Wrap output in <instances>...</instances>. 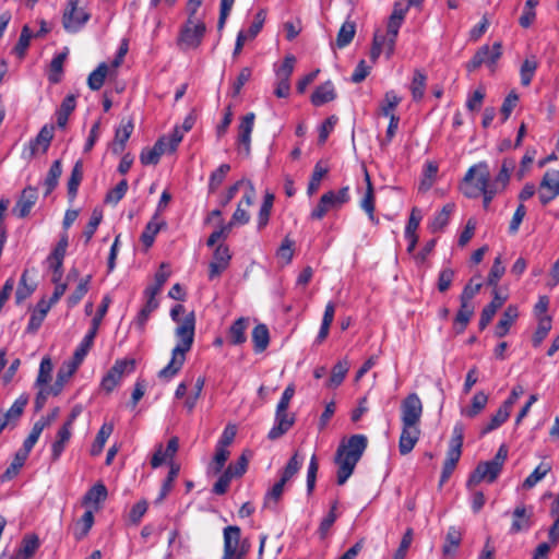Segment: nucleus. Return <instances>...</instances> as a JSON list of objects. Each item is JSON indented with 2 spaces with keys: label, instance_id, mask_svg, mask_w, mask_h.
I'll list each match as a JSON object with an SVG mask.
<instances>
[{
  "label": "nucleus",
  "instance_id": "nucleus-1",
  "mask_svg": "<svg viewBox=\"0 0 559 559\" xmlns=\"http://www.w3.org/2000/svg\"><path fill=\"white\" fill-rule=\"evenodd\" d=\"M195 332L194 312H189L175 329L177 344L171 350L169 362L158 372L164 380L173 379L182 368L186 355L192 348Z\"/></svg>",
  "mask_w": 559,
  "mask_h": 559
},
{
  "label": "nucleus",
  "instance_id": "nucleus-2",
  "mask_svg": "<svg viewBox=\"0 0 559 559\" xmlns=\"http://www.w3.org/2000/svg\"><path fill=\"white\" fill-rule=\"evenodd\" d=\"M367 448V438L364 435H354L347 442L338 445L335 454L337 465L336 481L344 485L354 473V469Z\"/></svg>",
  "mask_w": 559,
  "mask_h": 559
},
{
  "label": "nucleus",
  "instance_id": "nucleus-3",
  "mask_svg": "<svg viewBox=\"0 0 559 559\" xmlns=\"http://www.w3.org/2000/svg\"><path fill=\"white\" fill-rule=\"evenodd\" d=\"M490 187L489 166L487 162H479L467 169L461 183V191L466 198L476 199Z\"/></svg>",
  "mask_w": 559,
  "mask_h": 559
},
{
  "label": "nucleus",
  "instance_id": "nucleus-4",
  "mask_svg": "<svg viewBox=\"0 0 559 559\" xmlns=\"http://www.w3.org/2000/svg\"><path fill=\"white\" fill-rule=\"evenodd\" d=\"M206 26L201 20L188 17L187 22L180 28L177 45L183 50L197 49L205 35Z\"/></svg>",
  "mask_w": 559,
  "mask_h": 559
},
{
  "label": "nucleus",
  "instance_id": "nucleus-5",
  "mask_svg": "<svg viewBox=\"0 0 559 559\" xmlns=\"http://www.w3.org/2000/svg\"><path fill=\"white\" fill-rule=\"evenodd\" d=\"M501 56L502 45L500 41L493 43L491 47L488 45H484L475 52L473 58L466 63V70L468 72H474L479 67L486 66L491 71H493Z\"/></svg>",
  "mask_w": 559,
  "mask_h": 559
},
{
  "label": "nucleus",
  "instance_id": "nucleus-6",
  "mask_svg": "<svg viewBox=\"0 0 559 559\" xmlns=\"http://www.w3.org/2000/svg\"><path fill=\"white\" fill-rule=\"evenodd\" d=\"M80 0H68L62 14V25L68 33H78L88 22L91 15L83 9L79 8Z\"/></svg>",
  "mask_w": 559,
  "mask_h": 559
},
{
  "label": "nucleus",
  "instance_id": "nucleus-7",
  "mask_svg": "<svg viewBox=\"0 0 559 559\" xmlns=\"http://www.w3.org/2000/svg\"><path fill=\"white\" fill-rule=\"evenodd\" d=\"M134 359H118L100 381V388L106 393L112 392L116 386L121 382L126 373H131L134 370Z\"/></svg>",
  "mask_w": 559,
  "mask_h": 559
},
{
  "label": "nucleus",
  "instance_id": "nucleus-8",
  "mask_svg": "<svg viewBox=\"0 0 559 559\" xmlns=\"http://www.w3.org/2000/svg\"><path fill=\"white\" fill-rule=\"evenodd\" d=\"M424 406L417 393L408 394L401 403V424L420 425Z\"/></svg>",
  "mask_w": 559,
  "mask_h": 559
},
{
  "label": "nucleus",
  "instance_id": "nucleus-9",
  "mask_svg": "<svg viewBox=\"0 0 559 559\" xmlns=\"http://www.w3.org/2000/svg\"><path fill=\"white\" fill-rule=\"evenodd\" d=\"M255 115L248 112L238 126L237 151L243 157H249L251 152V133L254 127Z\"/></svg>",
  "mask_w": 559,
  "mask_h": 559
},
{
  "label": "nucleus",
  "instance_id": "nucleus-10",
  "mask_svg": "<svg viewBox=\"0 0 559 559\" xmlns=\"http://www.w3.org/2000/svg\"><path fill=\"white\" fill-rule=\"evenodd\" d=\"M559 195V170L550 169L545 173L539 185L538 198L546 205Z\"/></svg>",
  "mask_w": 559,
  "mask_h": 559
},
{
  "label": "nucleus",
  "instance_id": "nucleus-11",
  "mask_svg": "<svg viewBox=\"0 0 559 559\" xmlns=\"http://www.w3.org/2000/svg\"><path fill=\"white\" fill-rule=\"evenodd\" d=\"M241 531L238 526L224 528V554L222 559H243L245 552L239 549Z\"/></svg>",
  "mask_w": 559,
  "mask_h": 559
},
{
  "label": "nucleus",
  "instance_id": "nucleus-12",
  "mask_svg": "<svg viewBox=\"0 0 559 559\" xmlns=\"http://www.w3.org/2000/svg\"><path fill=\"white\" fill-rule=\"evenodd\" d=\"M500 473V468L491 460L481 462L469 476L467 480V487L472 488L473 486L480 484L483 480L493 483Z\"/></svg>",
  "mask_w": 559,
  "mask_h": 559
},
{
  "label": "nucleus",
  "instance_id": "nucleus-13",
  "mask_svg": "<svg viewBox=\"0 0 559 559\" xmlns=\"http://www.w3.org/2000/svg\"><path fill=\"white\" fill-rule=\"evenodd\" d=\"M37 200H38L37 188H35L33 186L25 187L22 190V192L12 210L13 214L20 218H24V217L28 216L32 209L36 204Z\"/></svg>",
  "mask_w": 559,
  "mask_h": 559
},
{
  "label": "nucleus",
  "instance_id": "nucleus-14",
  "mask_svg": "<svg viewBox=\"0 0 559 559\" xmlns=\"http://www.w3.org/2000/svg\"><path fill=\"white\" fill-rule=\"evenodd\" d=\"M420 427L416 424H402V430L399 440V451L406 455L413 451L420 438Z\"/></svg>",
  "mask_w": 559,
  "mask_h": 559
},
{
  "label": "nucleus",
  "instance_id": "nucleus-15",
  "mask_svg": "<svg viewBox=\"0 0 559 559\" xmlns=\"http://www.w3.org/2000/svg\"><path fill=\"white\" fill-rule=\"evenodd\" d=\"M532 509L526 508L525 504L521 503L515 507L512 512V523L509 530V534L514 535L522 532H527L532 527Z\"/></svg>",
  "mask_w": 559,
  "mask_h": 559
},
{
  "label": "nucleus",
  "instance_id": "nucleus-16",
  "mask_svg": "<svg viewBox=\"0 0 559 559\" xmlns=\"http://www.w3.org/2000/svg\"><path fill=\"white\" fill-rule=\"evenodd\" d=\"M295 424V415L287 409L276 407L274 425L267 433L270 440H276L285 435Z\"/></svg>",
  "mask_w": 559,
  "mask_h": 559
},
{
  "label": "nucleus",
  "instance_id": "nucleus-17",
  "mask_svg": "<svg viewBox=\"0 0 559 559\" xmlns=\"http://www.w3.org/2000/svg\"><path fill=\"white\" fill-rule=\"evenodd\" d=\"M231 255L228 247L219 245L213 254V260L210 263L209 278L214 280L218 277L229 265Z\"/></svg>",
  "mask_w": 559,
  "mask_h": 559
},
{
  "label": "nucleus",
  "instance_id": "nucleus-18",
  "mask_svg": "<svg viewBox=\"0 0 559 559\" xmlns=\"http://www.w3.org/2000/svg\"><path fill=\"white\" fill-rule=\"evenodd\" d=\"M145 305L141 308L135 319L133 320L134 326L143 332L146 325V322L150 319L152 312H154L158 306L159 301L157 299V295L151 294L144 290Z\"/></svg>",
  "mask_w": 559,
  "mask_h": 559
},
{
  "label": "nucleus",
  "instance_id": "nucleus-19",
  "mask_svg": "<svg viewBox=\"0 0 559 559\" xmlns=\"http://www.w3.org/2000/svg\"><path fill=\"white\" fill-rule=\"evenodd\" d=\"M365 181H366V192L364 198L360 201V207L368 215V218L371 223L378 224L379 219L374 215L376 211V198L373 186L370 179L368 171L365 169Z\"/></svg>",
  "mask_w": 559,
  "mask_h": 559
},
{
  "label": "nucleus",
  "instance_id": "nucleus-20",
  "mask_svg": "<svg viewBox=\"0 0 559 559\" xmlns=\"http://www.w3.org/2000/svg\"><path fill=\"white\" fill-rule=\"evenodd\" d=\"M463 438L464 427L462 424L457 423L453 427L452 438L450 441L449 450L447 452L445 461L457 464L462 454Z\"/></svg>",
  "mask_w": 559,
  "mask_h": 559
},
{
  "label": "nucleus",
  "instance_id": "nucleus-21",
  "mask_svg": "<svg viewBox=\"0 0 559 559\" xmlns=\"http://www.w3.org/2000/svg\"><path fill=\"white\" fill-rule=\"evenodd\" d=\"M515 168V160L513 158H504L502 160L499 173L491 181V187L500 192H503L511 179V174Z\"/></svg>",
  "mask_w": 559,
  "mask_h": 559
},
{
  "label": "nucleus",
  "instance_id": "nucleus-22",
  "mask_svg": "<svg viewBox=\"0 0 559 559\" xmlns=\"http://www.w3.org/2000/svg\"><path fill=\"white\" fill-rule=\"evenodd\" d=\"M107 488L104 484L97 483L91 487L83 497V504L93 511L99 509V503L107 498Z\"/></svg>",
  "mask_w": 559,
  "mask_h": 559
},
{
  "label": "nucleus",
  "instance_id": "nucleus-23",
  "mask_svg": "<svg viewBox=\"0 0 559 559\" xmlns=\"http://www.w3.org/2000/svg\"><path fill=\"white\" fill-rule=\"evenodd\" d=\"M52 138H53V127L44 126L40 129V131L38 132V134L36 135V138L34 140H32L29 143V148H31L32 155H35L39 151H41L43 153H46L50 146Z\"/></svg>",
  "mask_w": 559,
  "mask_h": 559
},
{
  "label": "nucleus",
  "instance_id": "nucleus-24",
  "mask_svg": "<svg viewBox=\"0 0 559 559\" xmlns=\"http://www.w3.org/2000/svg\"><path fill=\"white\" fill-rule=\"evenodd\" d=\"M519 317L518 307L510 305L502 313L500 320L498 321L496 328H495V335L497 337H503L506 336L512 324L515 322L516 318Z\"/></svg>",
  "mask_w": 559,
  "mask_h": 559
},
{
  "label": "nucleus",
  "instance_id": "nucleus-25",
  "mask_svg": "<svg viewBox=\"0 0 559 559\" xmlns=\"http://www.w3.org/2000/svg\"><path fill=\"white\" fill-rule=\"evenodd\" d=\"M504 301H506V297L500 296L498 290H495L492 300L487 306H485V308L481 311L480 319H479V329L480 330H484L487 328V325L490 323V321L495 317L497 310L502 307Z\"/></svg>",
  "mask_w": 559,
  "mask_h": 559
},
{
  "label": "nucleus",
  "instance_id": "nucleus-26",
  "mask_svg": "<svg viewBox=\"0 0 559 559\" xmlns=\"http://www.w3.org/2000/svg\"><path fill=\"white\" fill-rule=\"evenodd\" d=\"M336 97L334 84L331 81H326L319 85L311 95V103L314 106H322L329 102H332Z\"/></svg>",
  "mask_w": 559,
  "mask_h": 559
},
{
  "label": "nucleus",
  "instance_id": "nucleus-27",
  "mask_svg": "<svg viewBox=\"0 0 559 559\" xmlns=\"http://www.w3.org/2000/svg\"><path fill=\"white\" fill-rule=\"evenodd\" d=\"M165 225L166 223L159 217V213H155L141 235V241L146 248H150L154 243L155 236Z\"/></svg>",
  "mask_w": 559,
  "mask_h": 559
},
{
  "label": "nucleus",
  "instance_id": "nucleus-28",
  "mask_svg": "<svg viewBox=\"0 0 559 559\" xmlns=\"http://www.w3.org/2000/svg\"><path fill=\"white\" fill-rule=\"evenodd\" d=\"M166 153H169L166 148V140L159 139L152 148L142 151L140 160L143 165H155L158 163L160 156Z\"/></svg>",
  "mask_w": 559,
  "mask_h": 559
},
{
  "label": "nucleus",
  "instance_id": "nucleus-29",
  "mask_svg": "<svg viewBox=\"0 0 559 559\" xmlns=\"http://www.w3.org/2000/svg\"><path fill=\"white\" fill-rule=\"evenodd\" d=\"M83 180V162L79 159L72 170L67 182L68 198L70 202L74 201L78 195L79 187Z\"/></svg>",
  "mask_w": 559,
  "mask_h": 559
},
{
  "label": "nucleus",
  "instance_id": "nucleus-30",
  "mask_svg": "<svg viewBox=\"0 0 559 559\" xmlns=\"http://www.w3.org/2000/svg\"><path fill=\"white\" fill-rule=\"evenodd\" d=\"M338 209L335 200L333 199V191H328L321 195L318 205L311 211L310 217L312 219H322L331 210Z\"/></svg>",
  "mask_w": 559,
  "mask_h": 559
},
{
  "label": "nucleus",
  "instance_id": "nucleus-31",
  "mask_svg": "<svg viewBox=\"0 0 559 559\" xmlns=\"http://www.w3.org/2000/svg\"><path fill=\"white\" fill-rule=\"evenodd\" d=\"M249 325V319L247 318H239L237 319L229 328L228 330V337L229 342L233 345H240L243 344L247 341L246 331Z\"/></svg>",
  "mask_w": 559,
  "mask_h": 559
},
{
  "label": "nucleus",
  "instance_id": "nucleus-32",
  "mask_svg": "<svg viewBox=\"0 0 559 559\" xmlns=\"http://www.w3.org/2000/svg\"><path fill=\"white\" fill-rule=\"evenodd\" d=\"M454 209L455 205L453 203H448L442 207L440 212H437L429 223L430 231L438 233L442 230L448 225Z\"/></svg>",
  "mask_w": 559,
  "mask_h": 559
},
{
  "label": "nucleus",
  "instance_id": "nucleus-33",
  "mask_svg": "<svg viewBox=\"0 0 559 559\" xmlns=\"http://www.w3.org/2000/svg\"><path fill=\"white\" fill-rule=\"evenodd\" d=\"M72 436V429L62 425V427L58 430L56 435V440L51 444V459L52 461H58L61 456L62 452L66 449L67 443L69 442Z\"/></svg>",
  "mask_w": 559,
  "mask_h": 559
},
{
  "label": "nucleus",
  "instance_id": "nucleus-34",
  "mask_svg": "<svg viewBox=\"0 0 559 559\" xmlns=\"http://www.w3.org/2000/svg\"><path fill=\"white\" fill-rule=\"evenodd\" d=\"M426 86L427 75L421 70L416 69L409 85V91L414 102H420L424 98Z\"/></svg>",
  "mask_w": 559,
  "mask_h": 559
},
{
  "label": "nucleus",
  "instance_id": "nucleus-35",
  "mask_svg": "<svg viewBox=\"0 0 559 559\" xmlns=\"http://www.w3.org/2000/svg\"><path fill=\"white\" fill-rule=\"evenodd\" d=\"M474 314V307L467 302H461V307L454 318L453 328L457 334L465 331Z\"/></svg>",
  "mask_w": 559,
  "mask_h": 559
},
{
  "label": "nucleus",
  "instance_id": "nucleus-36",
  "mask_svg": "<svg viewBox=\"0 0 559 559\" xmlns=\"http://www.w3.org/2000/svg\"><path fill=\"white\" fill-rule=\"evenodd\" d=\"M487 403H488V395L485 392L479 391V392L475 393L474 396L472 397L471 406L464 407L461 409V415L468 417V418H474L481 411L485 409Z\"/></svg>",
  "mask_w": 559,
  "mask_h": 559
},
{
  "label": "nucleus",
  "instance_id": "nucleus-37",
  "mask_svg": "<svg viewBox=\"0 0 559 559\" xmlns=\"http://www.w3.org/2000/svg\"><path fill=\"white\" fill-rule=\"evenodd\" d=\"M66 251L53 248L47 258L48 267L52 271V282L57 283L62 277V266Z\"/></svg>",
  "mask_w": 559,
  "mask_h": 559
},
{
  "label": "nucleus",
  "instance_id": "nucleus-38",
  "mask_svg": "<svg viewBox=\"0 0 559 559\" xmlns=\"http://www.w3.org/2000/svg\"><path fill=\"white\" fill-rule=\"evenodd\" d=\"M348 370L349 362L347 359L337 361L332 368L331 376L326 381V386L331 389L340 386L343 383Z\"/></svg>",
  "mask_w": 559,
  "mask_h": 559
},
{
  "label": "nucleus",
  "instance_id": "nucleus-39",
  "mask_svg": "<svg viewBox=\"0 0 559 559\" xmlns=\"http://www.w3.org/2000/svg\"><path fill=\"white\" fill-rule=\"evenodd\" d=\"M94 524V511L92 509H88L84 512L82 518L76 521L74 530H73V536L76 540H82L84 537L87 536L90 533L92 526Z\"/></svg>",
  "mask_w": 559,
  "mask_h": 559
},
{
  "label": "nucleus",
  "instance_id": "nucleus-40",
  "mask_svg": "<svg viewBox=\"0 0 559 559\" xmlns=\"http://www.w3.org/2000/svg\"><path fill=\"white\" fill-rule=\"evenodd\" d=\"M252 343L255 353L264 352L270 343V333L265 324H258L252 331Z\"/></svg>",
  "mask_w": 559,
  "mask_h": 559
},
{
  "label": "nucleus",
  "instance_id": "nucleus-41",
  "mask_svg": "<svg viewBox=\"0 0 559 559\" xmlns=\"http://www.w3.org/2000/svg\"><path fill=\"white\" fill-rule=\"evenodd\" d=\"M62 174V164H61V160L60 159H56L48 173H47V176L45 178V181H44V186H45V195H49L58 186L59 183V178Z\"/></svg>",
  "mask_w": 559,
  "mask_h": 559
},
{
  "label": "nucleus",
  "instance_id": "nucleus-42",
  "mask_svg": "<svg viewBox=\"0 0 559 559\" xmlns=\"http://www.w3.org/2000/svg\"><path fill=\"white\" fill-rule=\"evenodd\" d=\"M462 540V533L461 531L455 526H450L447 535L445 540L442 547V551L445 556H450L456 552Z\"/></svg>",
  "mask_w": 559,
  "mask_h": 559
},
{
  "label": "nucleus",
  "instance_id": "nucleus-43",
  "mask_svg": "<svg viewBox=\"0 0 559 559\" xmlns=\"http://www.w3.org/2000/svg\"><path fill=\"white\" fill-rule=\"evenodd\" d=\"M133 131V123L131 120L127 122H122L115 134V146L114 152L119 153L124 148L127 141L129 140L131 133Z\"/></svg>",
  "mask_w": 559,
  "mask_h": 559
},
{
  "label": "nucleus",
  "instance_id": "nucleus-44",
  "mask_svg": "<svg viewBox=\"0 0 559 559\" xmlns=\"http://www.w3.org/2000/svg\"><path fill=\"white\" fill-rule=\"evenodd\" d=\"M108 64L102 62L93 72L90 73L87 78V85L92 91H98L102 88L108 74Z\"/></svg>",
  "mask_w": 559,
  "mask_h": 559
},
{
  "label": "nucleus",
  "instance_id": "nucleus-45",
  "mask_svg": "<svg viewBox=\"0 0 559 559\" xmlns=\"http://www.w3.org/2000/svg\"><path fill=\"white\" fill-rule=\"evenodd\" d=\"M229 450L221 447H215V454L212 462L207 466V474L217 475L222 473L225 463L229 457Z\"/></svg>",
  "mask_w": 559,
  "mask_h": 559
},
{
  "label": "nucleus",
  "instance_id": "nucleus-46",
  "mask_svg": "<svg viewBox=\"0 0 559 559\" xmlns=\"http://www.w3.org/2000/svg\"><path fill=\"white\" fill-rule=\"evenodd\" d=\"M510 416V412L507 411L502 405L498 408V411L491 416L489 421L485 424L480 429V436H485L492 430L499 428Z\"/></svg>",
  "mask_w": 559,
  "mask_h": 559
},
{
  "label": "nucleus",
  "instance_id": "nucleus-47",
  "mask_svg": "<svg viewBox=\"0 0 559 559\" xmlns=\"http://www.w3.org/2000/svg\"><path fill=\"white\" fill-rule=\"evenodd\" d=\"M112 431H114V425L111 423L103 424V426L100 427V429L97 432L94 443L92 444V448H91L92 455H98L103 451L105 443L108 440V438L110 437V435L112 433Z\"/></svg>",
  "mask_w": 559,
  "mask_h": 559
},
{
  "label": "nucleus",
  "instance_id": "nucleus-48",
  "mask_svg": "<svg viewBox=\"0 0 559 559\" xmlns=\"http://www.w3.org/2000/svg\"><path fill=\"white\" fill-rule=\"evenodd\" d=\"M355 33H356L355 22L349 21V20L345 21L342 24V26L337 33L336 46L338 48H344V47L348 46L352 43V40L355 36Z\"/></svg>",
  "mask_w": 559,
  "mask_h": 559
},
{
  "label": "nucleus",
  "instance_id": "nucleus-49",
  "mask_svg": "<svg viewBox=\"0 0 559 559\" xmlns=\"http://www.w3.org/2000/svg\"><path fill=\"white\" fill-rule=\"evenodd\" d=\"M28 400H29L28 394H26V393L21 394L14 401V403L11 405V407L5 413H3V416L9 421V424L11 421H16L21 417V415L24 412L25 406L28 403Z\"/></svg>",
  "mask_w": 559,
  "mask_h": 559
},
{
  "label": "nucleus",
  "instance_id": "nucleus-50",
  "mask_svg": "<svg viewBox=\"0 0 559 559\" xmlns=\"http://www.w3.org/2000/svg\"><path fill=\"white\" fill-rule=\"evenodd\" d=\"M95 336L96 334H94V332H87L83 340L78 345V347L75 348L71 360H73L78 365H81L85 356L90 352L91 347L93 346Z\"/></svg>",
  "mask_w": 559,
  "mask_h": 559
},
{
  "label": "nucleus",
  "instance_id": "nucleus-51",
  "mask_svg": "<svg viewBox=\"0 0 559 559\" xmlns=\"http://www.w3.org/2000/svg\"><path fill=\"white\" fill-rule=\"evenodd\" d=\"M67 58L66 52H60L56 55L51 62H50V69L48 74V80L52 84H57L61 81L62 72H63V63Z\"/></svg>",
  "mask_w": 559,
  "mask_h": 559
},
{
  "label": "nucleus",
  "instance_id": "nucleus-52",
  "mask_svg": "<svg viewBox=\"0 0 559 559\" xmlns=\"http://www.w3.org/2000/svg\"><path fill=\"white\" fill-rule=\"evenodd\" d=\"M274 194L271 192H266L261 204L259 214H258V228H264L270 219L271 211L273 207Z\"/></svg>",
  "mask_w": 559,
  "mask_h": 559
},
{
  "label": "nucleus",
  "instance_id": "nucleus-53",
  "mask_svg": "<svg viewBox=\"0 0 559 559\" xmlns=\"http://www.w3.org/2000/svg\"><path fill=\"white\" fill-rule=\"evenodd\" d=\"M539 0H526L523 12L519 19V24L523 28H528L536 20V10L535 8L538 5Z\"/></svg>",
  "mask_w": 559,
  "mask_h": 559
},
{
  "label": "nucleus",
  "instance_id": "nucleus-54",
  "mask_svg": "<svg viewBox=\"0 0 559 559\" xmlns=\"http://www.w3.org/2000/svg\"><path fill=\"white\" fill-rule=\"evenodd\" d=\"M551 330V318L549 316L539 317L537 329L533 335L534 347H538Z\"/></svg>",
  "mask_w": 559,
  "mask_h": 559
},
{
  "label": "nucleus",
  "instance_id": "nucleus-55",
  "mask_svg": "<svg viewBox=\"0 0 559 559\" xmlns=\"http://www.w3.org/2000/svg\"><path fill=\"white\" fill-rule=\"evenodd\" d=\"M32 37H34V34L32 33L31 28L28 25H24L22 27V31H21V34H20V38L15 45V47L13 48V52L20 58H24L28 47H29V43H31V39Z\"/></svg>",
  "mask_w": 559,
  "mask_h": 559
},
{
  "label": "nucleus",
  "instance_id": "nucleus-56",
  "mask_svg": "<svg viewBox=\"0 0 559 559\" xmlns=\"http://www.w3.org/2000/svg\"><path fill=\"white\" fill-rule=\"evenodd\" d=\"M52 369H53V366H52L51 359L49 357L43 358L39 364V370H38V374H37V378L35 381V386L48 385V383L51 380Z\"/></svg>",
  "mask_w": 559,
  "mask_h": 559
},
{
  "label": "nucleus",
  "instance_id": "nucleus-57",
  "mask_svg": "<svg viewBox=\"0 0 559 559\" xmlns=\"http://www.w3.org/2000/svg\"><path fill=\"white\" fill-rule=\"evenodd\" d=\"M91 280V275L81 278L75 290L68 297L69 307L76 306L82 300V298L87 294Z\"/></svg>",
  "mask_w": 559,
  "mask_h": 559
},
{
  "label": "nucleus",
  "instance_id": "nucleus-58",
  "mask_svg": "<svg viewBox=\"0 0 559 559\" xmlns=\"http://www.w3.org/2000/svg\"><path fill=\"white\" fill-rule=\"evenodd\" d=\"M328 171L329 169L323 167L320 162L316 164L307 188V193L309 195L314 194L319 190L321 180L328 174Z\"/></svg>",
  "mask_w": 559,
  "mask_h": 559
},
{
  "label": "nucleus",
  "instance_id": "nucleus-59",
  "mask_svg": "<svg viewBox=\"0 0 559 559\" xmlns=\"http://www.w3.org/2000/svg\"><path fill=\"white\" fill-rule=\"evenodd\" d=\"M400 103L401 97H399L394 91H388L380 106L381 114L384 117L396 116L393 111Z\"/></svg>",
  "mask_w": 559,
  "mask_h": 559
},
{
  "label": "nucleus",
  "instance_id": "nucleus-60",
  "mask_svg": "<svg viewBox=\"0 0 559 559\" xmlns=\"http://www.w3.org/2000/svg\"><path fill=\"white\" fill-rule=\"evenodd\" d=\"M506 272V267L502 264L501 255L495 258L492 266L487 277V284L492 286L495 290H497L498 283L500 278L503 276Z\"/></svg>",
  "mask_w": 559,
  "mask_h": 559
},
{
  "label": "nucleus",
  "instance_id": "nucleus-61",
  "mask_svg": "<svg viewBox=\"0 0 559 559\" xmlns=\"http://www.w3.org/2000/svg\"><path fill=\"white\" fill-rule=\"evenodd\" d=\"M336 509H337V501H334L331 506L329 513L322 519V521L319 525V528H318V533H319L321 539H324L328 536L330 528L335 523V521L337 519Z\"/></svg>",
  "mask_w": 559,
  "mask_h": 559
},
{
  "label": "nucleus",
  "instance_id": "nucleus-62",
  "mask_svg": "<svg viewBox=\"0 0 559 559\" xmlns=\"http://www.w3.org/2000/svg\"><path fill=\"white\" fill-rule=\"evenodd\" d=\"M551 469L547 463H540L524 480V488H533L538 481H540Z\"/></svg>",
  "mask_w": 559,
  "mask_h": 559
},
{
  "label": "nucleus",
  "instance_id": "nucleus-63",
  "mask_svg": "<svg viewBox=\"0 0 559 559\" xmlns=\"http://www.w3.org/2000/svg\"><path fill=\"white\" fill-rule=\"evenodd\" d=\"M27 457L28 456H26L17 451L14 455L12 463L10 464V466L7 468V471L1 476L2 480L3 481L10 480L14 476H16L19 474L20 469L25 464Z\"/></svg>",
  "mask_w": 559,
  "mask_h": 559
},
{
  "label": "nucleus",
  "instance_id": "nucleus-64",
  "mask_svg": "<svg viewBox=\"0 0 559 559\" xmlns=\"http://www.w3.org/2000/svg\"><path fill=\"white\" fill-rule=\"evenodd\" d=\"M285 484L286 483L284 480L280 479L272 486V488L265 493L264 507L272 508L277 503L284 492Z\"/></svg>",
  "mask_w": 559,
  "mask_h": 559
}]
</instances>
